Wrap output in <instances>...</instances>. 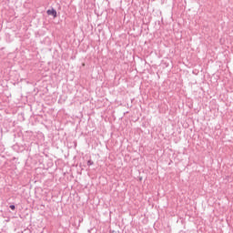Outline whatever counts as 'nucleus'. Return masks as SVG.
Returning a JSON list of instances; mask_svg holds the SVG:
<instances>
[{"label":"nucleus","mask_w":233,"mask_h":233,"mask_svg":"<svg viewBox=\"0 0 233 233\" xmlns=\"http://www.w3.org/2000/svg\"><path fill=\"white\" fill-rule=\"evenodd\" d=\"M47 15H53V17H57V11H56L55 9H49L47 10Z\"/></svg>","instance_id":"1"},{"label":"nucleus","mask_w":233,"mask_h":233,"mask_svg":"<svg viewBox=\"0 0 233 233\" xmlns=\"http://www.w3.org/2000/svg\"><path fill=\"white\" fill-rule=\"evenodd\" d=\"M92 165H94V161L88 160L87 161V167H92Z\"/></svg>","instance_id":"2"},{"label":"nucleus","mask_w":233,"mask_h":233,"mask_svg":"<svg viewBox=\"0 0 233 233\" xmlns=\"http://www.w3.org/2000/svg\"><path fill=\"white\" fill-rule=\"evenodd\" d=\"M9 208H11V210H15V206L11 205V206H9Z\"/></svg>","instance_id":"3"}]
</instances>
